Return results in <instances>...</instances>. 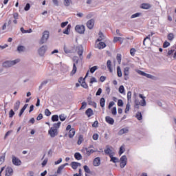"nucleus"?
Here are the masks:
<instances>
[{
    "mask_svg": "<svg viewBox=\"0 0 176 176\" xmlns=\"http://www.w3.org/2000/svg\"><path fill=\"white\" fill-rule=\"evenodd\" d=\"M49 36H50V32H49L47 30L44 31L43 32L42 37L40 39L39 44L43 45V43H46L49 39Z\"/></svg>",
    "mask_w": 176,
    "mask_h": 176,
    "instance_id": "nucleus-1",
    "label": "nucleus"
},
{
    "mask_svg": "<svg viewBox=\"0 0 176 176\" xmlns=\"http://www.w3.org/2000/svg\"><path fill=\"white\" fill-rule=\"evenodd\" d=\"M17 63H20V59H15L14 60H6L3 63V67L5 68H9L10 67H13V65H16Z\"/></svg>",
    "mask_w": 176,
    "mask_h": 176,
    "instance_id": "nucleus-2",
    "label": "nucleus"
},
{
    "mask_svg": "<svg viewBox=\"0 0 176 176\" xmlns=\"http://www.w3.org/2000/svg\"><path fill=\"white\" fill-rule=\"evenodd\" d=\"M72 60L74 61L73 63V69L71 72V75H75L76 74V71H78V68L76 67V64H78L79 63V57L78 56H74L72 58Z\"/></svg>",
    "mask_w": 176,
    "mask_h": 176,
    "instance_id": "nucleus-3",
    "label": "nucleus"
},
{
    "mask_svg": "<svg viewBox=\"0 0 176 176\" xmlns=\"http://www.w3.org/2000/svg\"><path fill=\"white\" fill-rule=\"evenodd\" d=\"M127 164V157L126 155H122L120 160V166L121 168H124Z\"/></svg>",
    "mask_w": 176,
    "mask_h": 176,
    "instance_id": "nucleus-4",
    "label": "nucleus"
},
{
    "mask_svg": "<svg viewBox=\"0 0 176 176\" xmlns=\"http://www.w3.org/2000/svg\"><path fill=\"white\" fill-rule=\"evenodd\" d=\"M75 30L78 34H85V31L86 30V28L83 25H77L75 27Z\"/></svg>",
    "mask_w": 176,
    "mask_h": 176,
    "instance_id": "nucleus-5",
    "label": "nucleus"
},
{
    "mask_svg": "<svg viewBox=\"0 0 176 176\" xmlns=\"http://www.w3.org/2000/svg\"><path fill=\"white\" fill-rule=\"evenodd\" d=\"M48 133L52 138H54V137L58 135V131H57V129L51 127L50 129L48 131Z\"/></svg>",
    "mask_w": 176,
    "mask_h": 176,
    "instance_id": "nucleus-6",
    "label": "nucleus"
},
{
    "mask_svg": "<svg viewBox=\"0 0 176 176\" xmlns=\"http://www.w3.org/2000/svg\"><path fill=\"white\" fill-rule=\"evenodd\" d=\"M47 50V45H43L41 46L38 50V52L39 56L43 57V56H45V53H46V51Z\"/></svg>",
    "mask_w": 176,
    "mask_h": 176,
    "instance_id": "nucleus-7",
    "label": "nucleus"
},
{
    "mask_svg": "<svg viewBox=\"0 0 176 176\" xmlns=\"http://www.w3.org/2000/svg\"><path fill=\"white\" fill-rule=\"evenodd\" d=\"M12 164L14 166H21V160L14 155H12Z\"/></svg>",
    "mask_w": 176,
    "mask_h": 176,
    "instance_id": "nucleus-8",
    "label": "nucleus"
},
{
    "mask_svg": "<svg viewBox=\"0 0 176 176\" xmlns=\"http://www.w3.org/2000/svg\"><path fill=\"white\" fill-rule=\"evenodd\" d=\"M76 52L80 57V60H83V47L82 45L77 46Z\"/></svg>",
    "mask_w": 176,
    "mask_h": 176,
    "instance_id": "nucleus-9",
    "label": "nucleus"
},
{
    "mask_svg": "<svg viewBox=\"0 0 176 176\" xmlns=\"http://www.w3.org/2000/svg\"><path fill=\"white\" fill-rule=\"evenodd\" d=\"M94 19H90L87 22V27L89 30H93L94 28Z\"/></svg>",
    "mask_w": 176,
    "mask_h": 176,
    "instance_id": "nucleus-10",
    "label": "nucleus"
},
{
    "mask_svg": "<svg viewBox=\"0 0 176 176\" xmlns=\"http://www.w3.org/2000/svg\"><path fill=\"white\" fill-rule=\"evenodd\" d=\"M101 164V160L100 157H97L94 160V166L95 167H98Z\"/></svg>",
    "mask_w": 176,
    "mask_h": 176,
    "instance_id": "nucleus-11",
    "label": "nucleus"
},
{
    "mask_svg": "<svg viewBox=\"0 0 176 176\" xmlns=\"http://www.w3.org/2000/svg\"><path fill=\"white\" fill-rule=\"evenodd\" d=\"M65 166H68V163H65L64 164L60 165V166H58L57 170H56V174H61L63 170H64V167H65Z\"/></svg>",
    "mask_w": 176,
    "mask_h": 176,
    "instance_id": "nucleus-12",
    "label": "nucleus"
},
{
    "mask_svg": "<svg viewBox=\"0 0 176 176\" xmlns=\"http://www.w3.org/2000/svg\"><path fill=\"white\" fill-rule=\"evenodd\" d=\"M71 166H72V168H73V170H76V168H78V167L82 166V164L79 162H73L71 163Z\"/></svg>",
    "mask_w": 176,
    "mask_h": 176,
    "instance_id": "nucleus-13",
    "label": "nucleus"
},
{
    "mask_svg": "<svg viewBox=\"0 0 176 176\" xmlns=\"http://www.w3.org/2000/svg\"><path fill=\"white\" fill-rule=\"evenodd\" d=\"M104 153L106 155H109V157L113 155L112 150L108 146H107L106 149H104Z\"/></svg>",
    "mask_w": 176,
    "mask_h": 176,
    "instance_id": "nucleus-14",
    "label": "nucleus"
},
{
    "mask_svg": "<svg viewBox=\"0 0 176 176\" xmlns=\"http://www.w3.org/2000/svg\"><path fill=\"white\" fill-rule=\"evenodd\" d=\"M105 120L107 123H109V124H113V123H115V120L110 116H106Z\"/></svg>",
    "mask_w": 176,
    "mask_h": 176,
    "instance_id": "nucleus-15",
    "label": "nucleus"
},
{
    "mask_svg": "<svg viewBox=\"0 0 176 176\" xmlns=\"http://www.w3.org/2000/svg\"><path fill=\"white\" fill-rule=\"evenodd\" d=\"M129 133V128H123L118 131L119 135H123V134H127Z\"/></svg>",
    "mask_w": 176,
    "mask_h": 176,
    "instance_id": "nucleus-16",
    "label": "nucleus"
},
{
    "mask_svg": "<svg viewBox=\"0 0 176 176\" xmlns=\"http://www.w3.org/2000/svg\"><path fill=\"white\" fill-rule=\"evenodd\" d=\"M85 151H86V155H87V156H90V155H91V153H94V152H96V151H94L93 149L89 150V148H87L82 149V152H83Z\"/></svg>",
    "mask_w": 176,
    "mask_h": 176,
    "instance_id": "nucleus-17",
    "label": "nucleus"
},
{
    "mask_svg": "<svg viewBox=\"0 0 176 176\" xmlns=\"http://www.w3.org/2000/svg\"><path fill=\"white\" fill-rule=\"evenodd\" d=\"M13 174V169L10 167H8L6 170V176H11Z\"/></svg>",
    "mask_w": 176,
    "mask_h": 176,
    "instance_id": "nucleus-18",
    "label": "nucleus"
},
{
    "mask_svg": "<svg viewBox=\"0 0 176 176\" xmlns=\"http://www.w3.org/2000/svg\"><path fill=\"white\" fill-rule=\"evenodd\" d=\"M142 101L140 100H138V99H135V108H136L137 109H140V105H141V107H142Z\"/></svg>",
    "mask_w": 176,
    "mask_h": 176,
    "instance_id": "nucleus-19",
    "label": "nucleus"
},
{
    "mask_svg": "<svg viewBox=\"0 0 176 176\" xmlns=\"http://www.w3.org/2000/svg\"><path fill=\"white\" fill-rule=\"evenodd\" d=\"M85 115H87L88 118L93 116L94 115L93 109H91V108H89L87 110H86Z\"/></svg>",
    "mask_w": 176,
    "mask_h": 176,
    "instance_id": "nucleus-20",
    "label": "nucleus"
},
{
    "mask_svg": "<svg viewBox=\"0 0 176 176\" xmlns=\"http://www.w3.org/2000/svg\"><path fill=\"white\" fill-rule=\"evenodd\" d=\"M140 98H142V107H145L146 105V101L145 100L146 97L142 96V94H139Z\"/></svg>",
    "mask_w": 176,
    "mask_h": 176,
    "instance_id": "nucleus-21",
    "label": "nucleus"
},
{
    "mask_svg": "<svg viewBox=\"0 0 176 176\" xmlns=\"http://www.w3.org/2000/svg\"><path fill=\"white\" fill-rule=\"evenodd\" d=\"M75 129L72 128L69 131V138H74V135H75Z\"/></svg>",
    "mask_w": 176,
    "mask_h": 176,
    "instance_id": "nucleus-22",
    "label": "nucleus"
},
{
    "mask_svg": "<svg viewBox=\"0 0 176 176\" xmlns=\"http://www.w3.org/2000/svg\"><path fill=\"white\" fill-rule=\"evenodd\" d=\"M20 100H17L15 104H14V111L16 112V111H19V109L20 108Z\"/></svg>",
    "mask_w": 176,
    "mask_h": 176,
    "instance_id": "nucleus-23",
    "label": "nucleus"
},
{
    "mask_svg": "<svg viewBox=\"0 0 176 176\" xmlns=\"http://www.w3.org/2000/svg\"><path fill=\"white\" fill-rule=\"evenodd\" d=\"M113 42L116 43V42H120V43H123V38L122 37H114Z\"/></svg>",
    "mask_w": 176,
    "mask_h": 176,
    "instance_id": "nucleus-24",
    "label": "nucleus"
},
{
    "mask_svg": "<svg viewBox=\"0 0 176 176\" xmlns=\"http://www.w3.org/2000/svg\"><path fill=\"white\" fill-rule=\"evenodd\" d=\"M129 74H130V67H124V76H129Z\"/></svg>",
    "mask_w": 176,
    "mask_h": 176,
    "instance_id": "nucleus-25",
    "label": "nucleus"
},
{
    "mask_svg": "<svg viewBox=\"0 0 176 176\" xmlns=\"http://www.w3.org/2000/svg\"><path fill=\"white\" fill-rule=\"evenodd\" d=\"M71 25H68L67 28L63 31V34H65L66 35H69V31H71Z\"/></svg>",
    "mask_w": 176,
    "mask_h": 176,
    "instance_id": "nucleus-26",
    "label": "nucleus"
},
{
    "mask_svg": "<svg viewBox=\"0 0 176 176\" xmlns=\"http://www.w3.org/2000/svg\"><path fill=\"white\" fill-rule=\"evenodd\" d=\"M60 126H61V122H58L57 123H54L53 124V126H52V128L58 131V129H60Z\"/></svg>",
    "mask_w": 176,
    "mask_h": 176,
    "instance_id": "nucleus-27",
    "label": "nucleus"
},
{
    "mask_svg": "<svg viewBox=\"0 0 176 176\" xmlns=\"http://www.w3.org/2000/svg\"><path fill=\"white\" fill-rule=\"evenodd\" d=\"M111 162H113V163H119V159L116 157H113V155H110Z\"/></svg>",
    "mask_w": 176,
    "mask_h": 176,
    "instance_id": "nucleus-28",
    "label": "nucleus"
},
{
    "mask_svg": "<svg viewBox=\"0 0 176 176\" xmlns=\"http://www.w3.org/2000/svg\"><path fill=\"white\" fill-rule=\"evenodd\" d=\"M27 107H28V104H25L23 108L21 109L19 116H21V115H23V113H24V111H25V109H27Z\"/></svg>",
    "mask_w": 176,
    "mask_h": 176,
    "instance_id": "nucleus-29",
    "label": "nucleus"
},
{
    "mask_svg": "<svg viewBox=\"0 0 176 176\" xmlns=\"http://www.w3.org/2000/svg\"><path fill=\"white\" fill-rule=\"evenodd\" d=\"M142 9H151V4L149 3H142L141 6Z\"/></svg>",
    "mask_w": 176,
    "mask_h": 176,
    "instance_id": "nucleus-30",
    "label": "nucleus"
},
{
    "mask_svg": "<svg viewBox=\"0 0 176 176\" xmlns=\"http://www.w3.org/2000/svg\"><path fill=\"white\" fill-rule=\"evenodd\" d=\"M117 75L118 78H122V69H120V66L117 67Z\"/></svg>",
    "mask_w": 176,
    "mask_h": 176,
    "instance_id": "nucleus-31",
    "label": "nucleus"
},
{
    "mask_svg": "<svg viewBox=\"0 0 176 176\" xmlns=\"http://www.w3.org/2000/svg\"><path fill=\"white\" fill-rule=\"evenodd\" d=\"M74 157L76 160H82V155L80 153H76L74 154Z\"/></svg>",
    "mask_w": 176,
    "mask_h": 176,
    "instance_id": "nucleus-32",
    "label": "nucleus"
},
{
    "mask_svg": "<svg viewBox=\"0 0 176 176\" xmlns=\"http://www.w3.org/2000/svg\"><path fill=\"white\" fill-rule=\"evenodd\" d=\"M106 47H107V44H105V43H104V42H100L98 44V48H99V49H104Z\"/></svg>",
    "mask_w": 176,
    "mask_h": 176,
    "instance_id": "nucleus-33",
    "label": "nucleus"
},
{
    "mask_svg": "<svg viewBox=\"0 0 176 176\" xmlns=\"http://www.w3.org/2000/svg\"><path fill=\"white\" fill-rule=\"evenodd\" d=\"M5 156H6V153H5L0 155V166L5 162Z\"/></svg>",
    "mask_w": 176,
    "mask_h": 176,
    "instance_id": "nucleus-34",
    "label": "nucleus"
},
{
    "mask_svg": "<svg viewBox=\"0 0 176 176\" xmlns=\"http://www.w3.org/2000/svg\"><path fill=\"white\" fill-rule=\"evenodd\" d=\"M100 104L102 108H104V107H105V98H100Z\"/></svg>",
    "mask_w": 176,
    "mask_h": 176,
    "instance_id": "nucleus-35",
    "label": "nucleus"
},
{
    "mask_svg": "<svg viewBox=\"0 0 176 176\" xmlns=\"http://www.w3.org/2000/svg\"><path fill=\"white\" fill-rule=\"evenodd\" d=\"M111 60H108L107 63V66L108 69L109 70L110 72H112V67H111Z\"/></svg>",
    "mask_w": 176,
    "mask_h": 176,
    "instance_id": "nucleus-36",
    "label": "nucleus"
},
{
    "mask_svg": "<svg viewBox=\"0 0 176 176\" xmlns=\"http://www.w3.org/2000/svg\"><path fill=\"white\" fill-rule=\"evenodd\" d=\"M104 39V34L100 32H99V38L96 40V42H101Z\"/></svg>",
    "mask_w": 176,
    "mask_h": 176,
    "instance_id": "nucleus-37",
    "label": "nucleus"
},
{
    "mask_svg": "<svg viewBox=\"0 0 176 176\" xmlns=\"http://www.w3.org/2000/svg\"><path fill=\"white\" fill-rule=\"evenodd\" d=\"M142 14L141 12H137L131 16V19H137V17H140Z\"/></svg>",
    "mask_w": 176,
    "mask_h": 176,
    "instance_id": "nucleus-38",
    "label": "nucleus"
},
{
    "mask_svg": "<svg viewBox=\"0 0 176 176\" xmlns=\"http://www.w3.org/2000/svg\"><path fill=\"white\" fill-rule=\"evenodd\" d=\"M135 118L138 119V120H142V114L141 112H138L135 115Z\"/></svg>",
    "mask_w": 176,
    "mask_h": 176,
    "instance_id": "nucleus-39",
    "label": "nucleus"
},
{
    "mask_svg": "<svg viewBox=\"0 0 176 176\" xmlns=\"http://www.w3.org/2000/svg\"><path fill=\"white\" fill-rule=\"evenodd\" d=\"M47 83H49V80H44L41 82V84L40 85L39 87V90H41V89H42V87H43V86H45V85H47Z\"/></svg>",
    "mask_w": 176,
    "mask_h": 176,
    "instance_id": "nucleus-40",
    "label": "nucleus"
},
{
    "mask_svg": "<svg viewBox=\"0 0 176 176\" xmlns=\"http://www.w3.org/2000/svg\"><path fill=\"white\" fill-rule=\"evenodd\" d=\"M83 142V135H80L78 137V140L77 142L78 145H80Z\"/></svg>",
    "mask_w": 176,
    "mask_h": 176,
    "instance_id": "nucleus-41",
    "label": "nucleus"
},
{
    "mask_svg": "<svg viewBox=\"0 0 176 176\" xmlns=\"http://www.w3.org/2000/svg\"><path fill=\"white\" fill-rule=\"evenodd\" d=\"M116 60L118 64H120V63H122V54H118L116 56Z\"/></svg>",
    "mask_w": 176,
    "mask_h": 176,
    "instance_id": "nucleus-42",
    "label": "nucleus"
},
{
    "mask_svg": "<svg viewBox=\"0 0 176 176\" xmlns=\"http://www.w3.org/2000/svg\"><path fill=\"white\" fill-rule=\"evenodd\" d=\"M175 52V47H172L170 50L168 52V56H171L173 55V53Z\"/></svg>",
    "mask_w": 176,
    "mask_h": 176,
    "instance_id": "nucleus-43",
    "label": "nucleus"
},
{
    "mask_svg": "<svg viewBox=\"0 0 176 176\" xmlns=\"http://www.w3.org/2000/svg\"><path fill=\"white\" fill-rule=\"evenodd\" d=\"M84 170L87 173V174H90L91 173V171L90 170V168H89V166H87V165H85L84 166Z\"/></svg>",
    "mask_w": 176,
    "mask_h": 176,
    "instance_id": "nucleus-44",
    "label": "nucleus"
},
{
    "mask_svg": "<svg viewBox=\"0 0 176 176\" xmlns=\"http://www.w3.org/2000/svg\"><path fill=\"white\" fill-rule=\"evenodd\" d=\"M59 119L61 122H64L67 119V116H65V114H60L59 116Z\"/></svg>",
    "mask_w": 176,
    "mask_h": 176,
    "instance_id": "nucleus-45",
    "label": "nucleus"
},
{
    "mask_svg": "<svg viewBox=\"0 0 176 176\" xmlns=\"http://www.w3.org/2000/svg\"><path fill=\"white\" fill-rule=\"evenodd\" d=\"M52 120L53 122H58V115H54L52 116Z\"/></svg>",
    "mask_w": 176,
    "mask_h": 176,
    "instance_id": "nucleus-46",
    "label": "nucleus"
},
{
    "mask_svg": "<svg viewBox=\"0 0 176 176\" xmlns=\"http://www.w3.org/2000/svg\"><path fill=\"white\" fill-rule=\"evenodd\" d=\"M25 49V47L23 45H19L17 47V50H18V52H19V53H21V52H24Z\"/></svg>",
    "mask_w": 176,
    "mask_h": 176,
    "instance_id": "nucleus-47",
    "label": "nucleus"
},
{
    "mask_svg": "<svg viewBox=\"0 0 176 176\" xmlns=\"http://www.w3.org/2000/svg\"><path fill=\"white\" fill-rule=\"evenodd\" d=\"M97 69H98V67L97 66H94L90 69V72L91 74H94V72H96V71H97Z\"/></svg>",
    "mask_w": 176,
    "mask_h": 176,
    "instance_id": "nucleus-48",
    "label": "nucleus"
},
{
    "mask_svg": "<svg viewBox=\"0 0 176 176\" xmlns=\"http://www.w3.org/2000/svg\"><path fill=\"white\" fill-rule=\"evenodd\" d=\"M72 1L71 0H64L65 6H69Z\"/></svg>",
    "mask_w": 176,
    "mask_h": 176,
    "instance_id": "nucleus-49",
    "label": "nucleus"
},
{
    "mask_svg": "<svg viewBox=\"0 0 176 176\" xmlns=\"http://www.w3.org/2000/svg\"><path fill=\"white\" fill-rule=\"evenodd\" d=\"M173 39H174V34L173 33H169L168 34V40L173 41Z\"/></svg>",
    "mask_w": 176,
    "mask_h": 176,
    "instance_id": "nucleus-50",
    "label": "nucleus"
},
{
    "mask_svg": "<svg viewBox=\"0 0 176 176\" xmlns=\"http://www.w3.org/2000/svg\"><path fill=\"white\" fill-rule=\"evenodd\" d=\"M45 116H50L52 115V112H50V110H49V109H46L45 110Z\"/></svg>",
    "mask_w": 176,
    "mask_h": 176,
    "instance_id": "nucleus-51",
    "label": "nucleus"
},
{
    "mask_svg": "<svg viewBox=\"0 0 176 176\" xmlns=\"http://www.w3.org/2000/svg\"><path fill=\"white\" fill-rule=\"evenodd\" d=\"M119 92L121 94H123V93H124V87L123 85H120L119 87Z\"/></svg>",
    "mask_w": 176,
    "mask_h": 176,
    "instance_id": "nucleus-52",
    "label": "nucleus"
},
{
    "mask_svg": "<svg viewBox=\"0 0 176 176\" xmlns=\"http://www.w3.org/2000/svg\"><path fill=\"white\" fill-rule=\"evenodd\" d=\"M122 153H124V147L121 146L119 151V155L120 156Z\"/></svg>",
    "mask_w": 176,
    "mask_h": 176,
    "instance_id": "nucleus-53",
    "label": "nucleus"
},
{
    "mask_svg": "<svg viewBox=\"0 0 176 176\" xmlns=\"http://www.w3.org/2000/svg\"><path fill=\"white\" fill-rule=\"evenodd\" d=\"M30 8H31V5H30L29 3H28L26 4V6H25V8H24V10H25V12H28V10H29Z\"/></svg>",
    "mask_w": 176,
    "mask_h": 176,
    "instance_id": "nucleus-54",
    "label": "nucleus"
},
{
    "mask_svg": "<svg viewBox=\"0 0 176 176\" xmlns=\"http://www.w3.org/2000/svg\"><path fill=\"white\" fill-rule=\"evenodd\" d=\"M86 107H87V103H86V102H82V106L80 108V110L85 109L86 108Z\"/></svg>",
    "mask_w": 176,
    "mask_h": 176,
    "instance_id": "nucleus-55",
    "label": "nucleus"
},
{
    "mask_svg": "<svg viewBox=\"0 0 176 176\" xmlns=\"http://www.w3.org/2000/svg\"><path fill=\"white\" fill-rule=\"evenodd\" d=\"M129 111H130V103L128 102L126 104V108H125V113H127V112H129Z\"/></svg>",
    "mask_w": 176,
    "mask_h": 176,
    "instance_id": "nucleus-56",
    "label": "nucleus"
},
{
    "mask_svg": "<svg viewBox=\"0 0 176 176\" xmlns=\"http://www.w3.org/2000/svg\"><path fill=\"white\" fill-rule=\"evenodd\" d=\"M81 86H82V87H83L84 89H88V87H89V85H87L86 84V82H85V81H82V82H81Z\"/></svg>",
    "mask_w": 176,
    "mask_h": 176,
    "instance_id": "nucleus-57",
    "label": "nucleus"
},
{
    "mask_svg": "<svg viewBox=\"0 0 176 176\" xmlns=\"http://www.w3.org/2000/svg\"><path fill=\"white\" fill-rule=\"evenodd\" d=\"M127 100L128 101H131V91H130L127 92Z\"/></svg>",
    "mask_w": 176,
    "mask_h": 176,
    "instance_id": "nucleus-58",
    "label": "nucleus"
},
{
    "mask_svg": "<svg viewBox=\"0 0 176 176\" xmlns=\"http://www.w3.org/2000/svg\"><path fill=\"white\" fill-rule=\"evenodd\" d=\"M111 113L112 115H116V113H118V111L116 110V107H113V109H111Z\"/></svg>",
    "mask_w": 176,
    "mask_h": 176,
    "instance_id": "nucleus-59",
    "label": "nucleus"
},
{
    "mask_svg": "<svg viewBox=\"0 0 176 176\" xmlns=\"http://www.w3.org/2000/svg\"><path fill=\"white\" fill-rule=\"evenodd\" d=\"M136 50L134 48L130 50V54L131 56H134L135 55Z\"/></svg>",
    "mask_w": 176,
    "mask_h": 176,
    "instance_id": "nucleus-60",
    "label": "nucleus"
},
{
    "mask_svg": "<svg viewBox=\"0 0 176 176\" xmlns=\"http://www.w3.org/2000/svg\"><path fill=\"white\" fill-rule=\"evenodd\" d=\"M13 116H14V111L11 109L9 112V118H13Z\"/></svg>",
    "mask_w": 176,
    "mask_h": 176,
    "instance_id": "nucleus-61",
    "label": "nucleus"
},
{
    "mask_svg": "<svg viewBox=\"0 0 176 176\" xmlns=\"http://www.w3.org/2000/svg\"><path fill=\"white\" fill-rule=\"evenodd\" d=\"M118 107H123V100L122 99H119L118 101Z\"/></svg>",
    "mask_w": 176,
    "mask_h": 176,
    "instance_id": "nucleus-62",
    "label": "nucleus"
},
{
    "mask_svg": "<svg viewBox=\"0 0 176 176\" xmlns=\"http://www.w3.org/2000/svg\"><path fill=\"white\" fill-rule=\"evenodd\" d=\"M92 127H95L96 129L98 127V121L96 120L93 124H92Z\"/></svg>",
    "mask_w": 176,
    "mask_h": 176,
    "instance_id": "nucleus-63",
    "label": "nucleus"
},
{
    "mask_svg": "<svg viewBox=\"0 0 176 176\" xmlns=\"http://www.w3.org/2000/svg\"><path fill=\"white\" fill-rule=\"evenodd\" d=\"M168 46H170V43L168 41H165L163 44V47L166 48V47H168Z\"/></svg>",
    "mask_w": 176,
    "mask_h": 176,
    "instance_id": "nucleus-64",
    "label": "nucleus"
}]
</instances>
